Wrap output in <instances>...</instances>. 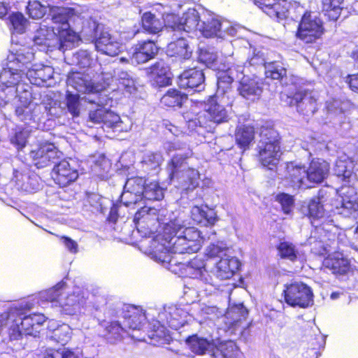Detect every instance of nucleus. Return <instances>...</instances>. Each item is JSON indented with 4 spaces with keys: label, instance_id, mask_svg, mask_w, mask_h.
I'll use <instances>...</instances> for the list:
<instances>
[{
    "label": "nucleus",
    "instance_id": "f257e3e1",
    "mask_svg": "<svg viewBox=\"0 0 358 358\" xmlns=\"http://www.w3.org/2000/svg\"><path fill=\"white\" fill-rule=\"evenodd\" d=\"M165 224L164 237L172 252L185 255L195 253L200 250L204 238L196 228L187 227L178 219Z\"/></svg>",
    "mask_w": 358,
    "mask_h": 358
},
{
    "label": "nucleus",
    "instance_id": "f03ea898",
    "mask_svg": "<svg viewBox=\"0 0 358 358\" xmlns=\"http://www.w3.org/2000/svg\"><path fill=\"white\" fill-rule=\"evenodd\" d=\"M238 267L239 262L237 259H222L210 271H208L203 259L196 257L186 262L185 271L186 274L193 278L200 279L213 287H218L220 281L231 278Z\"/></svg>",
    "mask_w": 358,
    "mask_h": 358
},
{
    "label": "nucleus",
    "instance_id": "7ed1b4c3",
    "mask_svg": "<svg viewBox=\"0 0 358 358\" xmlns=\"http://www.w3.org/2000/svg\"><path fill=\"white\" fill-rule=\"evenodd\" d=\"M187 155L178 153L175 155L167 166L169 178L176 181L182 194H188L196 189L199 184V173L190 168L187 162Z\"/></svg>",
    "mask_w": 358,
    "mask_h": 358
},
{
    "label": "nucleus",
    "instance_id": "20e7f679",
    "mask_svg": "<svg viewBox=\"0 0 358 358\" xmlns=\"http://www.w3.org/2000/svg\"><path fill=\"white\" fill-rule=\"evenodd\" d=\"M259 141L256 150L259 161L264 166H275L278 161V157L280 152L279 134L271 127L262 126L259 131Z\"/></svg>",
    "mask_w": 358,
    "mask_h": 358
},
{
    "label": "nucleus",
    "instance_id": "39448f33",
    "mask_svg": "<svg viewBox=\"0 0 358 358\" xmlns=\"http://www.w3.org/2000/svg\"><path fill=\"white\" fill-rule=\"evenodd\" d=\"M199 31L206 38L225 39L227 36H236L238 28L215 13L202 9Z\"/></svg>",
    "mask_w": 358,
    "mask_h": 358
},
{
    "label": "nucleus",
    "instance_id": "423d86ee",
    "mask_svg": "<svg viewBox=\"0 0 358 358\" xmlns=\"http://www.w3.org/2000/svg\"><path fill=\"white\" fill-rule=\"evenodd\" d=\"M69 38L64 39L63 37H60V35L52 27L41 24L34 33L33 41L41 51L52 52L59 50L65 52L72 48L71 40L73 37L69 36Z\"/></svg>",
    "mask_w": 358,
    "mask_h": 358
},
{
    "label": "nucleus",
    "instance_id": "0eeeda50",
    "mask_svg": "<svg viewBox=\"0 0 358 358\" xmlns=\"http://www.w3.org/2000/svg\"><path fill=\"white\" fill-rule=\"evenodd\" d=\"M79 12L75 8L56 7L50 10V15L51 20L55 24L52 27L64 39H69V36H72L71 40V46L76 39V35L72 34L74 24L76 23V17H78Z\"/></svg>",
    "mask_w": 358,
    "mask_h": 358
},
{
    "label": "nucleus",
    "instance_id": "6e6552de",
    "mask_svg": "<svg viewBox=\"0 0 358 358\" xmlns=\"http://www.w3.org/2000/svg\"><path fill=\"white\" fill-rule=\"evenodd\" d=\"M247 65V69L251 73L250 68L255 69H263L266 78H271L273 80H281L287 75V69L282 64L278 62H266L265 53L262 50L254 49L252 55L248 58L244 64Z\"/></svg>",
    "mask_w": 358,
    "mask_h": 358
},
{
    "label": "nucleus",
    "instance_id": "1a4fd4ad",
    "mask_svg": "<svg viewBox=\"0 0 358 358\" xmlns=\"http://www.w3.org/2000/svg\"><path fill=\"white\" fill-rule=\"evenodd\" d=\"M281 101L289 106H296L297 111L303 115H313L317 110V92L309 90H300L294 95L282 94Z\"/></svg>",
    "mask_w": 358,
    "mask_h": 358
},
{
    "label": "nucleus",
    "instance_id": "9d476101",
    "mask_svg": "<svg viewBox=\"0 0 358 358\" xmlns=\"http://www.w3.org/2000/svg\"><path fill=\"white\" fill-rule=\"evenodd\" d=\"M20 324L16 321L15 324L12 325L9 329L8 334L11 341L18 340L23 334L34 337L38 336L42 325L46 321V317L43 314L34 313L24 315L23 317H20Z\"/></svg>",
    "mask_w": 358,
    "mask_h": 358
},
{
    "label": "nucleus",
    "instance_id": "9b49d317",
    "mask_svg": "<svg viewBox=\"0 0 358 358\" xmlns=\"http://www.w3.org/2000/svg\"><path fill=\"white\" fill-rule=\"evenodd\" d=\"M324 32L322 22L318 13L309 11L305 14L298 25L296 37L306 43L315 42Z\"/></svg>",
    "mask_w": 358,
    "mask_h": 358
},
{
    "label": "nucleus",
    "instance_id": "f8f14e48",
    "mask_svg": "<svg viewBox=\"0 0 358 358\" xmlns=\"http://www.w3.org/2000/svg\"><path fill=\"white\" fill-rule=\"evenodd\" d=\"M285 302L292 307L305 308L313 303V294L311 289L302 282L287 285L283 291Z\"/></svg>",
    "mask_w": 358,
    "mask_h": 358
},
{
    "label": "nucleus",
    "instance_id": "ddd939ff",
    "mask_svg": "<svg viewBox=\"0 0 358 358\" xmlns=\"http://www.w3.org/2000/svg\"><path fill=\"white\" fill-rule=\"evenodd\" d=\"M166 22L173 31L189 33L194 30L199 31L201 13L195 8H189L181 17L173 14L167 15Z\"/></svg>",
    "mask_w": 358,
    "mask_h": 358
},
{
    "label": "nucleus",
    "instance_id": "4468645a",
    "mask_svg": "<svg viewBox=\"0 0 358 358\" xmlns=\"http://www.w3.org/2000/svg\"><path fill=\"white\" fill-rule=\"evenodd\" d=\"M103 29V24L98 23L87 13H79L78 17H76L73 32L71 33L76 35L77 32L81 40L94 43Z\"/></svg>",
    "mask_w": 358,
    "mask_h": 358
},
{
    "label": "nucleus",
    "instance_id": "2eb2a0df",
    "mask_svg": "<svg viewBox=\"0 0 358 358\" xmlns=\"http://www.w3.org/2000/svg\"><path fill=\"white\" fill-rule=\"evenodd\" d=\"M334 193L333 188L327 187L318 191L317 196L312 198L308 204V215L313 219L323 217L332 210L331 200Z\"/></svg>",
    "mask_w": 358,
    "mask_h": 358
},
{
    "label": "nucleus",
    "instance_id": "dca6fc26",
    "mask_svg": "<svg viewBox=\"0 0 358 358\" xmlns=\"http://www.w3.org/2000/svg\"><path fill=\"white\" fill-rule=\"evenodd\" d=\"M29 156L37 169H43L51 164L55 165L62 158V153L52 144H43L32 149Z\"/></svg>",
    "mask_w": 358,
    "mask_h": 358
},
{
    "label": "nucleus",
    "instance_id": "f3484780",
    "mask_svg": "<svg viewBox=\"0 0 358 358\" xmlns=\"http://www.w3.org/2000/svg\"><path fill=\"white\" fill-rule=\"evenodd\" d=\"M12 166L13 178L20 189L28 193H33L39 189V178L36 175L29 173V169L26 163L15 162Z\"/></svg>",
    "mask_w": 358,
    "mask_h": 358
},
{
    "label": "nucleus",
    "instance_id": "a211bd4d",
    "mask_svg": "<svg viewBox=\"0 0 358 358\" xmlns=\"http://www.w3.org/2000/svg\"><path fill=\"white\" fill-rule=\"evenodd\" d=\"M147 180L143 177H131L127 179L121 195V202L125 206L137 205L143 199V192Z\"/></svg>",
    "mask_w": 358,
    "mask_h": 358
},
{
    "label": "nucleus",
    "instance_id": "6ab92c4d",
    "mask_svg": "<svg viewBox=\"0 0 358 358\" xmlns=\"http://www.w3.org/2000/svg\"><path fill=\"white\" fill-rule=\"evenodd\" d=\"M178 85L188 92H201L205 89V75L202 69L191 68L184 71L178 78Z\"/></svg>",
    "mask_w": 358,
    "mask_h": 358
},
{
    "label": "nucleus",
    "instance_id": "aec40b11",
    "mask_svg": "<svg viewBox=\"0 0 358 358\" xmlns=\"http://www.w3.org/2000/svg\"><path fill=\"white\" fill-rule=\"evenodd\" d=\"M51 176L55 183L60 186H67L78 177L77 169L66 159H61L54 165Z\"/></svg>",
    "mask_w": 358,
    "mask_h": 358
},
{
    "label": "nucleus",
    "instance_id": "412c9836",
    "mask_svg": "<svg viewBox=\"0 0 358 358\" xmlns=\"http://www.w3.org/2000/svg\"><path fill=\"white\" fill-rule=\"evenodd\" d=\"M185 342L192 352L202 355L204 358H209L217 345L216 339L213 338L212 335L203 336L193 334L187 336Z\"/></svg>",
    "mask_w": 358,
    "mask_h": 358
},
{
    "label": "nucleus",
    "instance_id": "4be33fe9",
    "mask_svg": "<svg viewBox=\"0 0 358 358\" xmlns=\"http://www.w3.org/2000/svg\"><path fill=\"white\" fill-rule=\"evenodd\" d=\"M340 192L343 196H341V200L338 201L340 206H336L335 213L345 217L355 216L358 211V199L355 189L351 187H343Z\"/></svg>",
    "mask_w": 358,
    "mask_h": 358
},
{
    "label": "nucleus",
    "instance_id": "5701e85b",
    "mask_svg": "<svg viewBox=\"0 0 358 358\" xmlns=\"http://www.w3.org/2000/svg\"><path fill=\"white\" fill-rule=\"evenodd\" d=\"M340 192L343 196H341V200L338 201L340 206H336L335 213L345 217L355 216L358 211V199L355 189L351 187H343Z\"/></svg>",
    "mask_w": 358,
    "mask_h": 358
},
{
    "label": "nucleus",
    "instance_id": "b1692460",
    "mask_svg": "<svg viewBox=\"0 0 358 358\" xmlns=\"http://www.w3.org/2000/svg\"><path fill=\"white\" fill-rule=\"evenodd\" d=\"M163 317L166 319L167 326L176 330L184 327L193 319L185 310L177 307H169L168 310L160 313L159 320H163Z\"/></svg>",
    "mask_w": 358,
    "mask_h": 358
},
{
    "label": "nucleus",
    "instance_id": "393cba45",
    "mask_svg": "<svg viewBox=\"0 0 358 358\" xmlns=\"http://www.w3.org/2000/svg\"><path fill=\"white\" fill-rule=\"evenodd\" d=\"M248 315V309L243 303H238L231 306L225 315L226 323L229 324V330L236 334H241L245 329L242 325L243 322L245 320Z\"/></svg>",
    "mask_w": 358,
    "mask_h": 358
},
{
    "label": "nucleus",
    "instance_id": "a878e982",
    "mask_svg": "<svg viewBox=\"0 0 358 358\" xmlns=\"http://www.w3.org/2000/svg\"><path fill=\"white\" fill-rule=\"evenodd\" d=\"M94 44L98 52L110 57L117 55L121 51V43L105 29L99 33Z\"/></svg>",
    "mask_w": 358,
    "mask_h": 358
},
{
    "label": "nucleus",
    "instance_id": "bb28decb",
    "mask_svg": "<svg viewBox=\"0 0 358 358\" xmlns=\"http://www.w3.org/2000/svg\"><path fill=\"white\" fill-rule=\"evenodd\" d=\"M159 48L154 41L148 40L139 42L134 48L131 57L132 64H143L157 55Z\"/></svg>",
    "mask_w": 358,
    "mask_h": 358
},
{
    "label": "nucleus",
    "instance_id": "cd10ccee",
    "mask_svg": "<svg viewBox=\"0 0 358 358\" xmlns=\"http://www.w3.org/2000/svg\"><path fill=\"white\" fill-rule=\"evenodd\" d=\"M238 90L241 96L253 101L261 96L263 92V83L255 73L252 74V77L248 75L241 81Z\"/></svg>",
    "mask_w": 358,
    "mask_h": 358
},
{
    "label": "nucleus",
    "instance_id": "c85d7f7f",
    "mask_svg": "<svg viewBox=\"0 0 358 358\" xmlns=\"http://www.w3.org/2000/svg\"><path fill=\"white\" fill-rule=\"evenodd\" d=\"M307 171L304 166L290 162L287 165L286 178L290 185L294 189H308L311 187L306 178Z\"/></svg>",
    "mask_w": 358,
    "mask_h": 358
},
{
    "label": "nucleus",
    "instance_id": "c756f323",
    "mask_svg": "<svg viewBox=\"0 0 358 358\" xmlns=\"http://www.w3.org/2000/svg\"><path fill=\"white\" fill-rule=\"evenodd\" d=\"M67 84L80 93H90L97 90V85L92 81L91 76L84 72L69 73Z\"/></svg>",
    "mask_w": 358,
    "mask_h": 358
},
{
    "label": "nucleus",
    "instance_id": "7c9ffc66",
    "mask_svg": "<svg viewBox=\"0 0 358 358\" xmlns=\"http://www.w3.org/2000/svg\"><path fill=\"white\" fill-rule=\"evenodd\" d=\"M145 71L147 75L153 78L159 87L167 86L171 83L170 68L162 59L157 61L147 68Z\"/></svg>",
    "mask_w": 358,
    "mask_h": 358
},
{
    "label": "nucleus",
    "instance_id": "2f4dec72",
    "mask_svg": "<svg viewBox=\"0 0 358 358\" xmlns=\"http://www.w3.org/2000/svg\"><path fill=\"white\" fill-rule=\"evenodd\" d=\"M308 182L319 184L322 182L329 175V164L322 159H313L306 169Z\"/></svg>",
    "mask_w": 358,
    "mask_h": 358
},
{
    "label": "nucleus",
    "instance_id": "473e14b6",
    "mask_svg": "<svg viewBox=\"0 0 358 358\" xmlns=\"http://www.w3.org/2000/svg\"><path fill=\"white\" fill-rule=\"evenodd\" d=\"M190 213L194 222L204 227L213 226L218 220L215 210L206 205L194 206Z\"/></svg>",
    "mask_w": 358,
    "mask_h": 358
},
{
    "label": "nucleus",
    "instance_id": "72a5a7b5",
    "mask_svg": "<svg viewBox=\"0 0 358 358\" xmlns=\"http://www.w3.org/2000/svg\"><path fill=\"white\" fill-rule=\"evenodd\" d=\"M322 265L324 269H328L336 275L345 274L350 267L349 260L340 253L328 256L324 259Z\"/></svg>",
    "mask_w": 358,
    "mask_h": 358
},
{
    "label": "nucleus",
    "instance_id": "f704fd0d",
    "mask_svg": "<svg viewBox=\"0 0 358 358\" xmlns=\"http://www.w3.org/2000/svg\"><path fill=\"white\" fill-rule=\"evenodd\" d=\"M21 72L22 70L12 69L11 68L3 69L0 73V86L8 87L12 86L13 88H17L19 92L22 90L25 93L29 92L25 88V85L20 83L22 78ZM26 87H29L26 85Z\"/></svg>",
    "mask_w": 358,
    "mask_h": 358
},
{
    "label": "nucleus",
    "instance_id": "c9c22d12",
    "mask_svg": "<svg viewBox=\"0 0 358 358\" xmlns=\"http://www.w3.org/2000/svg\"><path fill=\"white\" fill-rule=\"evenodd\" d=\"M193 48L189 42L183 37L169 44L167 47V55L176 57L180 59L187 60L192 56Z\"/></svg>",
    "mask_w": 358,
    "mask_h": 358
},
{
    "label": "nucleus",
    "instance_id": "e433bc0d",
    "mask_svg": "<svg viewBox=\"0 0 358 358\" xmlns=\"http://www.w3.org/2000/svg\"><path fill=\"white\" fill-rule=\"evenodd\" d=\"M123 325L125 329L136 330L140 329L146 320L145 313L143 310L136 306L127 307L124 311Z\"/></svg>",
    "mask_w": 358,
    "mask_h": 358
},
{
    "label": "nucleus",
    "instance_id": "4c0bfd02",
    "mask_svg": "<svg viewBox=\"0 0 358 358\" xmlns=\"http://www.w3.org/2000/svg\"><path fill=\"white\" fill-rule=\"evenodd\" d=\"M165 19L157 17L150 12H145L141 17L142 27L145 31L150 34H157L162 31L163 28L167 26Z\"/></svg>",
    "mask_w": 358,
    "mask_h": 358
},
{
    "label": "nucleus",
    "instance_id": "58836bf2",
    "mask_svg": "<svg viewBox=\"0 0 358 358\" xmlns=\"http://www.w3.org/2000/svg\"><path fill=\"white\" fill-rule=\"evenodd\" d=\"M203 117H207L210 121L220 124L227 120L228 115L224 107L218 104L213 98H211L205 106Z\"/></svg>",
    "mask_w": 358,
    "mask_h": 358
},
{
    "label": "nucleus",
    "instance_id": "ea45409f",
    "mask_svg": "<svg viewBox=\"0 0 358 358\" xmlns=\"http://www.w3.org/2000/svg\"><path fill=\"white\" fill-rule=\"evenodd\" d=\"M348 103L333 100L327 103L328 117L334 124H342L346 120L345 110Z\"/></svg>",
    "mask_w": 358,
    "mask_h": 358
},
{
    "label": "nucleus",
    "instance_id": "a19ab883",
    "mask_svg": "<svg viewBox=\"0 0 358 358\" xmlns=\"http://www.w3.org/2000/svg\"><path fill=\"white\" fill-rule=\"evenodd\" d=\"M28 136V131L21 129H16L10 134L9 141L15 148L17 152V155L13 159H11L12 164H15V162H17V163L23 162L20 152L26 147Z\"/></svg>",
    "mask_w": 358,
    "mask_h": 358
},
{
    "label": "nucleus",
    "instance_id": "79ce46f5",
    "mask_svg": "<svg viewBox=\"0 0 358 358\" xmlns=\"http://www.w3.org/2000/svg\"><path fill=\"white\" fill-rule=\"evenodd\" d=\"M353 162L348 159H337L333 169L334 175L345 184L350 182L353 177Z\"/></svg>",
    "mask_w": 358,
    "mask_h": 358
},
{
    "label": "nucleus",
    "instance_id": "37998d69",
    "mask_svg": "<svg viewBox=\"0 0 358 358\" xmlns=\"http://www.w3.org/2000/svg\"><path fill=\"white\" fill-rule=\"evenodd\" d=\"M41 108V106L34 103L18 106L15 109V115L20 121L24 122L26 124H30L31 122H36L38 119Z\"/></svg>",
    "mask_w": 358,
    "mask_h": 358
},
{
    "label": "nucleus",
    "instance_id": "c03bdc74",
    "mask_svg": "<svg viewBox=\"0 0 358 358\" xmlns=\"http://www.w3.org/2000/svg\"><path fill=\"white\" fill-rule=\"evenodd\" d=\"M158 213V210L155 208L145 206L136 213L134 221L137 227H144V224L149 227L148 223L150 222L155 220L160 222Z\"/></svg>",
    "mask_w": 358,
    "mask_h": 358
},
{
    "label": "nucleus",
    "instance_id": "a18cd8bd",
    "mask_svg": "<svg viewBox=\"0 0 358 358\" xmlns=\"http://www.w3.org/2000/svg\"><path fill=\"white\" fill-rule=\"evenodd\" d=\"M187 101V95L176 89H169L161 98V103L168 107H182Z\"/></svg>",
    "mask_w": 358,
    "mask_h": 358
},
{
    "label": "nucleus",
    "instance_id": "49530a36",
    "mask_svg": "<svg viewBox=\"0 0 358 358\" xmlns=\"http://www.w3.org/2000/svg\"><path fill=\"white\" fill-rule=\"evenodd\" d=\"M235 137L239 148L245 150L249 148L250 143L255 138V129L250 126L243 125L240 127L236 130Z\"/></svg>",
    "mask_w": 358,
    "mask_h": 358
},
{
    "label": "nucleus",
    "instance_id": "de8ad7c7",
    "mask_svg": "<svg viewBox=\"0 0 358 358\" xmlns=\"http://www.w3.org/2000/svg\"><path fill=\"white\" fill-rule=\"evenodd\" d=\"M322 11L330 20L336 21L343 8V0H322Z\"/></svg>",
    "mask_w": 358,
    "mask_h": 358
},
{
    "label": "nucleus",
    "instance_id": "09e8293b",
    "mask_svg": "<svg viewBox=\"0 0 358 358\" xmlns=\"http://www.w3.org/2000/svg\"><path fill=\"white\" fill-rule=\"evenodd\" d=\"M102 124L104 129H111L113 132L127 131L120 116L110 110L106 109Z\"/></svg>",
    "mask_w": 358,
    "mask_h": 358
},
{
    "label": "nucleus",
    "instance_id": "8fccbe9b",
    "mask_svg": "<svg viewBox=\"0 0 358 358\" xmlns=\"http://www.w3.org/2000/svg\"><path fill=\"white\" fill-rule=\"evenodd\" d=\"M58 305L62 308L64 313L73 315L79 308L80 297L75 294H69L64 292V295L58 300Z\"/></svg>",
    "mask_w": 358,
    "mask_h": 358
},
{
    "label": "nucleus",
    "instance_id": "3c124183",
    "mask_svg": "<svg viewBox=\"0 0 358 358\" xmlns=\"http://www.w3.org/2000/svg\"><path fill=\"white\" fill-rule=\"evenodd\" d=\"M217 52L210 48H199L197 51V59L208 68L214 67L217 62Z\"/></svg>",
    "mask_w": 358,
    "mask_h": 358
},
{
    "label": "nucleus",
    "instance_id": "603ef678",
    "mask_svg": "<svg viewBox=\"0 0 358 358\" xmlns=\"http://www.w3.org/2000/svg\"><path fill=\"white\" fill-rule=\"evenodd\" d=\"M69 59L71 65L78 66L80 68L90 67L93 62L91 52L86 50L76 51Z\"/></svg>",
    "mask_w": 358,
    "mask_h": 358
},
{
    "label": "nucleus",
    "instance_id": "864d4df0",
    "mask_svg": "<svg viewBox=\"0 0 358 358\" xmlns=\"http://www.w3.org/2000/svg\"><path fill=\"white\" fill-rule=\"evenodd\" d=\"M288 1L280 0L266 13L272 18H275L278 22L288 20Z\"/></svg>",
    "mask_w": 358,
    "mask_h": 358
},
{
    "label": "nucleus",
    "instance_id": "5fc2aeb1",
    "mask_svg": "<svg viewBox=\"0 0 358 358\" xmlns=\"http://www.w3.org/2000/svg\"><path fill=\"white\" fill-rule=\"evenodd\" d=\"M233 80L228 76L222 71H219L217 75V96H229V94L232 91Z\"/></svg>",
    "mask_w": 358,
    "mask_h": 358
},
{
    "label": "nucleus",
    "instance_id": "6e6d98bb",
    "mask_svg": "<svg viewBox=\"0 0 358 358\" xmlns=\"http://www.w3.org/2000/svg\"><path fill=\"white\" fill-rule=\"evenodd\" d=\"M163 162L162 155L159 152H149L144 155L141 162L145 171H157Z\"/></svg>",
    "mask_w": 358,
    "mask_h": 358
},
{
    "label": "nucleus",
    "instance_id": "4d7b16f0",
    "mask_svg": "<svg viewBox=\"0 0 358 358\" xmlns=\"http://www.w3.org/2000/svg\"><path fill=\"white\" fill-rule=\"evenodd\" d=\"M105 331L106 334L103 336L110 343H115L122 339V332L126 331V329L118 322H113L106 327Z\"/></svg>",
    "mask_w": 358,
    "mask_h": 358
},
{
    "label": "nucleus",
    "instance_id": "13d9d810",
    "mask_svg": "<svg viewBox=\"0 0 358 358\" xmlns=\"http://www.w3.org/2000/svg\"><path fill=\"white\" fill-rule=\"evenodd\" d=\"M66 285L65 282H59L55 287L41 293V299L47 301L56 303L57 306L58 304V300L64 295V290Z\"/></svg>",
    "mask_w": 358,
    "mask_h": 358
},
{
    "label": "nucleus",
    "instance_id": "bf43d9fd",
    "mask_svg": "<svg viewBox=\"0 0 358 358\" xmlns=\"http://www.w3.org/2000/svg\"><path fill=\"white\" fill-rule=\"evenodd\" d=\"M63 105L66 109V113H70L73 117L80 115V103L78 94L67 92L66 102Z\"/></svg>",
    "mask_w": 358,
    "mask_h": 358
},
{
    "label": "nucleus",
    "instance_id": "052dcab7",
    "mask_svg": "<svg viewBox=\"0 0 358 358\" xmlns=\"http://www.w3.org/2000/svg\"><path fill=\"white\" fill-rule=\"evenodd\" d=\"M45 71L50 72L51 69L50 67L44 66L40 69H34V66L28 67L26 75L31 83L39 85L50 77L49 76H45Z\"/></svg>",
    "mask_w": 358,
    "mask_h": 358
},
{
    "label": "nucleus",
    "instance_id": "680f3d73",
    "mask_svg": "<svg viewBox=\"0 0 358 358\" xmlns=\"http://www.w3.org/2000/svg\"><path fill=\"white\" fill-rule=\"evenodd\" d=\"M164 198V189L157 182H146L143 192V199L159 201Z\"/></svg>",
    "mask_w": 358,
    "mask_h": 358
},
{
    "label": "nucleus",
    "instance_id": "e2e57ef3",
    "mask_svg": "<svg viewBox=\"0 0 358 358\" xmlns=\"http://www.w3.org/2000/svg\"><path fill=\"white\" fill-rule=\"evenodd\" d=\"M71 334V331L69 326L62 324L51 331L48 337L52 341L64 345L70 339Z\"/></svg>",
    "mask_w": 358,
    "mask_h": 358
},
{
    "label": "nucleus",
    "instance_id": "0e129e2a",
    "mask_svg": "<svg viewBox=\"0 0 358 358\" xmlns=\"http://www.w3.org/2000/svg\"><path fill=\"white\" fill-rule=\"evenodd\" d=\"M229 248L227 244L223 241H217V243H211L206 248V254L210 257H220L222 259H232L227 255Z\"/></svg>",
    "mask_w": 358,
    "mask_h": 358
},
{
    "label": "nucleus",
    "instance_id": "69168bd1",
    "mask_svg": "<svg viewBox=\"0 0 358 358\" xmlns=\"http://www.w3.org/2000/svg\"><path fill=\"white\" fill-rule=\"evenodd\" d=\"M115 77L119 83L124 86L127 90L131 92V90L135 88L136 81L131 72L117 69L114 71Z\"/></svg>",
    "mask_w": 358,
    "mask_h": 358
},
{
    "label": "nucleus",
    "instance_id": "338daca9",
    "mask_svg": "<svg viewBox=\"0 0 358 358\" xmlns=\"http://www.w3.org/2000/svg\"><path fill=\"white\" fill-rule=\"evenodd\" d=\"M280 257L294 262L297 258V250L295 246L289 242L282 241L277 247Z\"/></svg>",
    "mask_w": 358,
    "mask_h": 358
},
{
    "label": "nucleus",
    "instance_id": "774afa93",
    "mask_svg": "<svg viewBox=\"0 0 358 358\" xmlns=\"http://www.w3.org/2000/svg\"><path fill=\"white\" fill-rule=\"evenodd\" d=\"M48 115L52 117L59 118L66 114V109L60 101L52 100L43 106Z\"/></svg>",
    "mask_w": 358,
    "mask_h": 358
}]
</instances>
